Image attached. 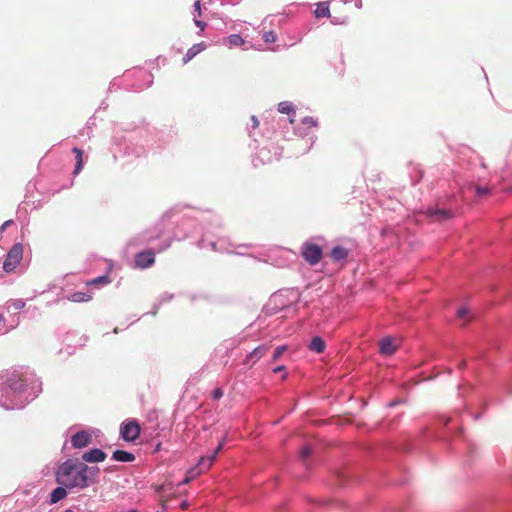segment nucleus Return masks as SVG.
<instances>
[{
	"label": "nucleus",
	"mask_w": 512,
	"mask_h": 512,
	"mask_svg": "<svg viewBox=\"0 0 512 512\" xmlns=\"http://www.w3.org/2000/svg\"><path fill=\"white\" fill-rule=\"evenodd\" d=\"M100 469L88 466L79 459H68L56 472V482L67 489H85L97 482Z\"/></svg>",
	"instance_id": "1"
},
{
	"label": "nucleus",
	"mask_w": 512,
	"mask_h": 512,
	"mask_svg": "<svg viewBox=\"0 0 512 512\" xmlns=\"http://www.w3.org/2000/svg\"><path fill=\"white\" fill-rule=\"evenodd\" d=\"M23 258V245L21 243L14 244L8 251L3 262V270L6 273L13 272Z\"/></svg>",
	"instance_id": "2"
},
{
	"label": "nucleus",
	"mask_w": 512,
	"mask_h": 512,
	"mask_svg": "<svg viewBox=\"0 0 512 512\" xmlns=\"http://www.w3.org/2000/svg\"><path fill=\"white\" fill-rule=\"evenodd\" d=\"M301 255L310 265H315L322 259L323 253L320 246L312 243H305Z\"/></svg>",
	"instance_id": "3"
},
{
	"label": "nucleus",
	"mask_w": 512,
	"mask_h": 512,
	"mask_svg": "<svg viewBox=\"0 0 512 512\" xmlns=\"http://www.w3.org/2000/svg\"><path fill=\"white\" fill-rule=\"evenodd\" d=\"M121 437L128 442L135 441L140 435V425L136 420L123 422L120 428Z\"/></svg>",
	"instance_id": "4"
},
{
	"label": "nucleus",
	"mask_w": 512,
	"mask_h": 512,
	"mask_svg": "<svg viewBox=\"0 0 512 512\" xmlns=\"http://www.w3.org/2000/svg\"><path fill=\"white\" fill-rule=\"evenodd\" d=\"M399 340L392 337H386L380 340L379 342V350L380 353L384 356H390L396 352L399 347Z\"/></svg>",
	"instance_id": "5"
},
{
	"label": "nucleus",
	"mask_w": 512,
	"mask_h": 512,
	"mask_svg": "<svg viewBox=\"0 0 512 512\" xmlns=\"http://www.w3.org/2000/svg\"><path fill=\"white\" fill-rule=\"evenodd\" d=\"M92 443V436L86 431H79L71 437V444L73 448L82 449Z\"/></svg>",
	"instance_id": "6"
},
{
	"label": "nucleus",
	"mask_w": 512,
	"mask_h": 512,
	"mask_svg": "<svg viewBox=\"0 0 512 512\" xmlns=\"http://www.w3.org/2000/svg\"><path fill=\"white\" fill-rule=\"evenodd\" d=\"M155 262V254L152 250L139 252L135 256L136 266L142 269L152 266Z\"/></svg>",
	"instance_id": "7"
},
{
	"label": "nucleus",
	"mask_w": 512,
	"mask_h": 512,
	"mask_svg": "<svg viewBox=\"0 0 512 512\" xmlns=\"http://www.w3.org/2000/svg\"><path fill=\"white\" fill-rule=\"evenodd\" d=\"M107 455L98 448L91 449L82 455V460L87 463H99L106 459Z\"/></svg>",
	"instance_id": "8"
},
{
	"label": "nucleus",
	"mask_w": 512,
	"mask_h": 512,
	"mask_svg": "<svg viewBox=\"0 0 512 512\" xmlns=\"http://www.w3.org/2000/svg\"><path fill=\"white\" fill-rule=\"evenodd\" d=\"M269 347L266 345H260L256 347L251 353L246 356L245 363L252 361V365L255 364L259 359L264 357L268 352Z\"/></svg>",
	"instance_id": "9"
},
{
	"label": "nucleus",
	"mask_w": 512,
	"mask_h": 512,
	"mask_svg": "<svg viewBox=\"0 0 512 512\" xmlns=\"http://www.w3.org/2000/svg\"><path fill=\"white\" fill-rule=\"evenodd\" d=\"M206 48L207 45L205 42L194 44L191 48L188 49L186 55L183 57V64H187L189 61H191L195 56L204 51Z\"/></svg>",
	"instance_id": "10"
},
{
	"label": "nucleus",
	"mask_w": 512,
	"mask_h": 512,
	"mask_svg": "<svg viewBox=\"0 0 512 512\" xmlns=\"http://www.w3.org/2000/svg\"><path fill=\"white\" fill-rule=\"evenodd\" d=\"M223 444H224V442H223V441H221V442L218 444L217 448L215 449V451L213 452V454H212L211 456H208V457H201V458L199 459V461H198V462L200 463V466H202V467H203V469H206V470H209V469H210V467L212 466V464H213V462H214V460H215V458H216L217 454L222 450V448H223Z\"/></svg>",
	"instance_id": "11"
},
{
	"label": "nucleus",
	"mask_w": 512,
	"mask_h": 512,
	"mask_svg": "<svg viewBox=\"0 0 512 512\" xmlns=\"http://www.w3.org/2000/svg\"><path fill=\"white\" fill-rule=\"evenodd\" d=\"M93 298V295L91 293H88V292H74L72 294H70L67 299L71 302H75V303H82V302H88L90 300H92Z\"/></svg>",
	"instance_id": "12"
},
{
	"label": "nucleus",
	"mask_w": 512,
	"mask_h": 512,
	"mask_svg": "<svg viewBox=\"0 0 512 512\" xmlns=\"http://www.w3.org/2000/svg\"><path fill=\"white\" fill-rule=\"evenodd\" d=\"M112 458L118 462H132L135 460L134 454L124 451V450H116L112 454Z\"/></svg>",
	"instance_id": "13"
},
{
	"label": "nucleus",
	"mask_w": 512,
	"mask_h": 512,
	"mask_svg": "<svg viewBox=\"0 0 512 512\" xmlns=\"http://www.w3.org/2000/svg\"><path fill=\"white\" fill-rule=\"evenodd\" d=\"M428 215L435 221H444L452 217L451 212L445 209H438L434 211L429 210Z\"/></svg>",
	"instance_id": "14"
},
{
	"label": "nucleus",
	"mask_w": 512,
	"mask_h": 512,
	"mask_svg": "<svg viewBox=\"0 0 512 512\" xmlns=\"http://www.w3.org/2000/svg\"><path fill=\"white\" fill-rule=\"evenodd\" d=\"M66 487L60 486L55 488L50 495V502L51 504H55L59 502L60 500L64 499L67 496Z\"/></svg>",
	"instance_id": "15"
},
{
	"label": "nucleus",
	"mask_w": 512,
	"mask_h": 512,
	"mask_svg": "<svg viewBox=\"0 0 512 512\" xmlns=\"http://www.w3.org/2000/svg\"><path fill=\"white\" fill-rule=\"evenodd\" d=\"M325 347H326V345H325L324 340L319 336L313 337L311 340V343L309 345L310 350H312L316 353H319V354L324 352Z\"/></svg>",
	"instance_id": "16"
},
{
	"label": "nucleus",
	"mask_w": 512,
	"mask_h": 512,
	"mask_svg": "<svg viewBox=\"0 0 512 512\" xmlns=\"http://www.w3.org/2000/svg\"><path fill=\"white\" fill-rule=\"evenodd\" d=\"M205 471H207V470L203 469V467L200 466V463L198 462V464L195 467L191 468L188 471L186 478L181 482V484L189 483L191 480H193L194 478H196L197 476H199L201 473H203Z\"/></svg>",
	"instance_id": "17"
},
{
	"label": "nucleus",
	"mask_w": 512,
	"mask_h": 512,
	"mask_svg": "<svg viewBox=\"0 0 512 512\" xmlns=\"http://www.w3.org/2000/svg\"><path fill=\"white\" fill-rule=\"evenodd\" d=\"M317 18L330 17V9L328 2H320L317 4V8L314 11Z\"/></svg>",
	"instance_id": "18"
},
{
	"label": "nucleus",
	"mask_w": 512,
	"mask_h": 512,
	"mask_svg": "<svg viewBox=\"0 0 512 512\" xmlns=\"http://www.w3.org/2000/svg\"><path fill=\"white\" fill-rule=\"evenodd\" d=\"M224 44H228L230 47H238L245 43V40L238 34H232L224 38Z\"/></svg>",
	"instance_id": "19"
},
{
	"label": "nucleus",
	"mask_w": 512,
	"mask_h": 512,
	"mask_svg": "<svg viewBox=\"0 0 512 512\" xmlns=\"http://www.w3.org/2000/svg\"><path fill=\"white\" fill-rule=\"evenodd\" d=\"M348 256V250L342 246H336L331 251V258L334 261H340Z\"/></svg>",
	"instance_id": "20"
},
{
	"label": "nucleus",
	"mask_w": 512,
	"mask_h": 512,
	"mask_svg": "<svg viewBox=\"0 0 512 512\" xmlns=\"http://www.w3.org/2000/svg\"><path fill=\"white\" fill-rule=\"evenodd\" d=\"M72 152L75 154V158H76V165H75L74 172H73L76 175V174L80 173V171L83 168V151L81 149L75 147L72 149Z\"/></svg>",
	"instance_id": "21"
},
{
	"label": "nucleus",
	"mask_w": 512,
	"mask_h": 512,
	"mask_svg": "<svg viewBox=\"0 0 512 512\" xmlns=\"http://www.w3.org/2000/svg\"><path fill=\"white\" fill-rule=\"evenodd\" d=\"M457 318L458 319H462L463 320V324H466L470 321L471 319V312L470 310L467 308V307H461L458 309L457 313Z\"/></svg>",
	"instance_id": "22"
},
{
	"label": "nucleus",
	"mask_w": 512,
	"mask_h": 512,
	"mask_svg": "<svg viewBox=\"0 0 512 512\" xmlns=\"http://www.w3.org/2000/svg\"><path fill=\"white\" fill-rule=\"evenodd\" d=\"M25 307V302L22 299H12L7 302V309L8 310H21Z\"/></svg>",
	"instance_id": "23"
},
{
	"label": "nucleus",
	"mask_w": 512,
	"mask_h": 512,
	"mask_svg": "<svg viewBox=\"0 0 512 512\" xmlns=\"http://www.w3.org/2000/svg\"><path fill=\"white\" fill-rule=\"evenodd\" d=\"M111 282V279L108 275H102L99 277H96L90 281L87 282V285H106Z\"/></svg>",
	"instance_id": "24"
},
{
	"label": "nucleus",
	"mask_w": 512,
	"mask_h": 512,
	"mask_svg": "<svg viewBox=\"0 0 512 512\" xmlns=\"http://www.w3.org/2000/svg\"><path fill=\"white\" fill-rule=\"evenodd\" d=\"M278 111L282 114H289L294 111V107L290 102H281L278 105Z\"/></svg>",
	"instance_id": "25"
},
{
	"label": "nucleus",
	"mask_w": 512,
	"mask_h": 512,
	"mask_svg": "<svg viewBox=\"0 0 512 512\" xmlns=\"http://www.w3.org/2000/svg\"><path fill=\"white\" fill-rule=\"evenodd\" d=\"M287 350V346L286 345H283V346H279L277 347L275 350H274V353H273V361H277L280 359V357L283 355V353Z\"/></svg>",
	"instance_id": "26"
},
{
	"label": "nucleus",
	"mask_w": 512,
	"mask_h": 512,
	"mask_svg": "<svg viewBox=\"0 0 512 512\" xmlns=\"http://www.w3.org/2000/svg\"><path fill=\"white\" fill-rule=\"evenodd\" d=\"M302 123L305 126H307L308 128L316 127L317 126V121L313 117H310V116L304 117L302 119Z\"/></svg>",
	"instance_id": "27"
},
{
	"label": "nucleus",
	"mask_w": 512,
	"mask_h": 512,
	"mask_svg": "<svg viewBox=\"0 0 512 512\" xmlns=\"http://www.w3.org/2000/svg\"><path fill=\"white\" fill-rule=\"evenodd\" d=\"M263 39L266 43H272L276 40V34L273 31L265 32Z\"/></svg>",
	"instance_id": "28"
},
{
	"label": "nucleus",
	"mask_w": 512,
	"mask_h": 512,
	"mask_svg": "<svg viewBox=\"0 0 512 512\" xmlns=\"http://www.w3.org/2000/svg\"><path fill=\"white\" fill-rule=\"evenodd\" d=\"M194 16L200 18L202 16V4L200 0L195 1L194 3Z\"/></svg>",
	"instance_id": "29"
},
{
	"label": "nucleus",
	"mask_w": 512,
	"mask_h": 512,
	"mask_svg": "<svg viewBox=\"0 0 512 512\" xmlns=\"http://www.w3.org/2000/svg\"><path fill=\"white\" fill-rule=\"evenodd\" d=\"M312 451H311V448L309 446H304L300 452H299V456L301 459H306L308 458L310 455H311Z\"/></svg>",
	"instance_id": "30"
},
{
	"label": "nucleus",
	"mask_w": 512,
	"mask_h": 512,
	"mask_svg": "<svg viewBox=\"0 0 512 512\" xmlns=\"http://www.w3.org/2000/svg\"><path fill=\"white\" fill-rule=\"evenodd\" d=\"M475 190L478 196H485L488 195L490 192V189L488 187H481V186H475Z\"/></svg>",
	"instance_id": "31"
},
{
	"label": "nucleus",
	"mask_w": 512,
	"mask_h": 512,
	"mask_svg": "<svg viewBox=\"0 0 512 512\" xmlns=\"http://www.w3.org/2000/svg\"><path fill=\"white\" fill-rule=\"evenodd\" d=\"M193 20H194L195 25L200 29V32H203L205 30L206 26H207L206 22L201 21L196 16H194Z\"/></svg>",
	"instance_id": "32"
},
{
	"label": "nucleus",
	"mask_w": 512,
	"mask_h": 512,
	"mask_svg": "<svg viewBox=\"0 0 512 512\" xmlns=\"http://www.w3.org/2000/svg\"><path fill=\"white\" fill-rule=\"evenodd\" d=\"M223 396V390L221 388H216L212 393V398L214 400H218Z\"/></svg>",
	"instance_id": "33"
},
{
	"label": "nucleus",
	"mask_w": 512,
	"mask_h": 512,
	"mask_svg": "<svg viewBox=\"0 0 512 512\" xmlns=\"http://www.w3.org/2000/svg\"><path fill=\"white\" fill-rule=\"evenodd\" d=\"M251 121H252V127H253L254 129L258 128V126H259V121H258V119H257L255 116H252V117H251Z\"/></svg>",
	"instance_id": "34"
},
{
	"label": "nucleus",
	"mask_w": 512,
	"mask_h": 512,
	"mask_svg": "<svg viewBox=\"0 0 512 512\" xmlns=\"http://www.w3.org/2000/svg\"><path fill=\"white\" fill-rule=\"evenodd\" d=\"M13 223L12 220H7L5 221L2 226H1V231H4L6 228H8L9 225H11Z\"/></svg>",
	"instance_id": "35"
},
{
	"label": "nucleus",
	"mask_w": 512,
	"mask_h": 512,
	"mask_svg": "<svg viewBox=\"0 0 512 512\" xmlns=\"http://www.w3.org/2000/svg\"><path fill=\"white\" fill-rule=\"evenodd\" d=\"M285 370V366H278L276 367L273 372L274 373H278V372H281V371H284Z\"/></svg>",
	"instance_id": "36"
},
{
	"label": "nucleus",
	"mask_w": 512,
	"mask_h": 512,
	"mask_svg": "<svg viewBox=\"0 0 512 512\" xmlns=\"http://www.w3.org/2000/svg\"><path fill=\"white\" fill-rule=\"evenodd\" d=\"M180 506H181L182 509H186L188 507V504H187V502L184 501V502L181 503Z\"/></svg>",
	"instance_id": "37"
},
{
	"label": "nucleus",
	"mask_w": 512,
	"mask_h": 512,
	"mask_svg": "<svg viewBox=\"0 0 512 512\" xmlns=\"http://www.w3.org/2000/svg\"><path fill=\"white\" fill-rule=\"evenodd\" d=\"M64 512H76L73 508H68L66 510H64Z\"/></svg>",
	"instance_id": "38"
},
{
	"label": "nucleus",
	"mask_w": 512,
	"mask_h": 512,
	"mask_svg": "<svg viewBox=\"0 0 512 512\" xmlns=\"http://www.w3.org/2000/svg\"><path fill=\"white\" fill-rule=\"evenodd\" d=\"M5 320L4 316L2 314H0V324L3 323Z\"/></svg>",
	"instance_id": "39"
},
{
	"label": "nucleus",
	"mask_w": 512,
	"mask_h": 512,
	"mask_svg": "<svg viewBox=\"0 0 512 512\" xmlns=\"http://www.w3.org/2000/svg\"><path fill=\"white\" fill-rule=\"evenodd\" d=\"M128 512H136V511H135V510H130V511H128Z\"/></svg>",
	"instance_id": "40"
}]
</instances>
